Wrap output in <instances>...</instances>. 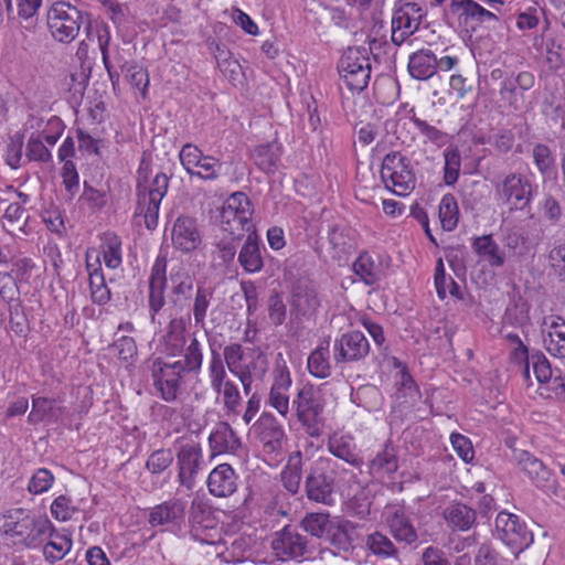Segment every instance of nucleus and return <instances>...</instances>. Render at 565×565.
Listing matches in <instances>:
<instances>
[{"label":"nucleus","mask_w":565,"mask_h":565,"mask_svg":"<svg viewBox=\"0 0 565 565\" xmlns=\"http://www.w3.org/2000/svg\"><path fill=\"white\" fill-rule=\"evenodd\" d=\"M398 468V460L394 447L386 443L383 450L380 451L369 463L370 475L373 477H383L394 473Z\"/></svg>","instance_id":"nucleus-41"},{"label":"nucleus","mask_w":565,"mask_h":565,"mask_svg":"<svg viewBox=\"0 0 565 565\" xmlns=\"http://www.w3.org/2000/svg\"><path fill=\"white\" fill-rule=\"evenodd\" d=\"M255 428L265 447L271 451L280 448L285 431L274 416L262 414L255 424Z\"/></svg>","instance_id":"nucleus-32"},{"label":"nucleus","mask_w":565,"mask_h":565,"mask_svg":"<svg viewBox=\"0 0 565 565\" xmlns=\"http://www.w3.org/2000/svg\"><path fill=\"white\" fill-rule=\"evenodd\" d=\"M186 373L188 372L174 361L163 362L158 358L152 362V383L164 402L172 403L177 401L181 392L183 376Z\"/></svg>","instance_id":"nucleus-13"},{"label":"nucleus","mask_w":565,"mask_h":565,"mask_svg":"<svg viewBox=\"0 0 565 565\" xmlns=\"http://www.w3.org/2000/svg\"><path fill=\"white\" fill-rule=\"evenodd\" d=\"M291 385L290 373L287 367L275 372V380L269 393V405L274 407L281 416L286 417L289 413L288 390Z\"/></svg>","instance_id":"nucleus-26"},{"label":"nucleus","mask_w":565,"mask_h":565,"mask_svg":"<svg viewBox=\"0 0 565 565\" xmlns=\"http://www.w3.org/2000/svg\"><path fill=\"white\" fill-rule=\"evenodd\" d=\"M338 71L351 92H362L371 78V64L366 51L350 47L340 58Z\"/></svg>","instance_id":"nucleus-10"},{"label":"nucleus","mask_w":565,"mask_h":565,"mask_svg":"<svg viewBox=\"0 0 565 565\" xmlns=\"http://www.w3.org/2000/svg\"><path fill=\"white\" fill-rule=\"evenodd\" d=\"M450 440L457 455L465 462H471L475 457V451L469 438L461 434L454 433L450 436Z\"/></svg>","instance_id":"nucleus-64"},{"label":"nucleus","mask_w":565,"mask_h":565,"mask_svg":"<svg viewBox=\"0 0 565 565\" xmlns=\"http://www.w3.org/2000/svg\"><path fill=\"white\" fill-rule=\"evenodd\" d=\"M489 142L499 153H507L513 147L514 134L510 129H499L489 137Z\"/></svg>","instance_id":"nucleus-63"},{"label":"nucleus","mask_w":565,"mask_h":565,"mask_svg":"<svg viewBox=\"0 0 565 565\" xmlns=\"http://www.w3.org/2000/svg\"><path fill=\"white\" fill-rule=\"evenodd\" d=\"M287 316V307L277 292L273 294L268 298V318L271 324L275 327L281 326Z\"/></svg>","instance_id":"nucleus-60"},{"label":"nucleus","mask_w":565,"mask_h":565,"mask_svg":"<svg viewBox=\"0 0 565 565\" xmlns=\"http://www.w3.org/2000/svg\"><path fill=\"white\" fill-rule=\"evenodd\" d=\"M75 512H77V508L66 495H58L51 505V513L58 521L70 520Z\"/></svg>","instance_id":"nucleus-61"},{"label":"nucleus","mask_w":565,"mask_h":565,"mask_svg":"<svg viewBox=\"0 0 565 565\" xmlns=\"http://www.w3.org/2000/svg\"><path fill=\"white\" fill-rule=\"evenodd\" d=\"M302 479V454L301 451L292 452L287 465L280 473L282 487L292 495L300 492Z\"/></svg>","instance_id":"nucleus-37"},{"label":"nucleus","mask_w":565,"mask_h":565,"mask_svg":"<svg viewBox=\"0 0 565 565\" xmlns=\"http://www.w3.org/2000/svg\"><path fill=\"white\" fill-rule=\"evenodd\" d=\"M54 482V476L45 468L38 469L29 481L28 489L31 493L41 494L46 492Z\"/></svg>","instance_id":"nucleus-58"},{"label":"nucleus","mask_w":565,"mask_h":565,"mask_svg":"<svg viewBox=\"0 0 565 565\" xmlns=\"http://www.w3.org/2000/svg\"><path fill=\"white\" fill-rule=\"evenodd\" d=\"M26 159L47 163L52 161V153L40 135H32L26 142Z\"/></svg>","instance_id":"nucleus-53"},{"label":"nucleus","mask_w":565,"mask_h":565,"mask_svg":"<svg viewBox=\"0 0 565 565\" xmlns=\"http://www.w3.org/2000/svg\"><path fill=\"white\" fill-rule=\"evenodd\" d=\"M52 530V522L46 515L26 509H10L0 514L1 535L19 548H39Z\"/></svg>","instance_id":"nucleus-2"},{"label":"nucleus","mask_w":565,"mask_h":565,"mask_svg":"<svg viewBox=\"0 0 565 565\" xmlns=\"http://www.w3.org/2000/svg\"><path fill=\"white\" fill-rule=\"evenodd\" d=\"M222 163L212 156L204 154L200 159V163L194 169L192 177H198L202 180H216L220 175Z\"/></svg>","instance_id":"nucleus-55"},{"label":"nucleus","mask_w":565,"mask_h":565,"mask_svg":"<svg viewBox=\"0 0 565 565\" xmlns=\"http://www.w3.org/2000/svg\"><path fill=\"white\" fill-rule=\"evenodd\" d=\"M425 17L426 9L419 3L398 0L395 3L391 21L392 42L397 46L402 45L419 29Z\"/></svg>","instance_id":"nucleus-12"},{"label":"nucleus","mask_w":565,"mask_h":565,"mask_svg":"<svg viewBox=\"0 0 565 565\" xmlns=\"http://www.w3.org/2000/svg\"><path fill=\"white\" fill-rule=\"evenodd\" d=\"M296 407V415L306 433L311 437H319L322 434L321 414L323 405L320 397L312 387L299 390L292 402Z\"/></svg>","instance_id":"nucleus-15"},{"label":"nucleus","mask_w":565,"mask_h":565,"mask_svg":"<svg viewBox=\"0 0 565 565\" xmlns=\"http://www.w3.org/2000/svg\"><path fill=\"white\" fill-rule=\"evenodd\" d=\"M320 306L317 286L309 278H299L291 289L292 310L303 317L315 315Z\"/></svg>","instance_id":"nucleus-21"},{"label":"nucleus","mask_w":565,"mask_h":565,"mask_svg":"<svg viewBox=\"0 0 565 565\" xmlns=\"http://www.w3.org/2000/svg\"><path fill=\"white\" fill-rule=\"evenodd\" d=\"M444 181L447 185H454L457 182L460 173V151L457 148H447L444 151Z\"/></svg>","instance_id":"nucleus-49"},{"label":"nucleus","mask_w":565,"mask_h":565,"mask_svg":"<svg viewBox=\"0 0 565 565\" xmlns=\"http://www.w3.org/2000/svg\"><path fill=\"white\" fill-rule=\"evenodd\" d=\"M46 25L52 38L64 44L73 42L82 26L88 39L92 34V21L87 12H83L70 1H55L46 12Z\"/></svg>","instance_id":"nucleus-3"},{"label":"nucleus","mask_w":565,"mask_h":565,"mask_svg":"<svg viewBox=\"0 0 565 565\" xmlns=\"http://www.w3.org/2000/svg\"><path fill=\"white\" fill-rule=\"evenodd\" d=\"M495 199L514 210L530 207L533 200L534 185L520 172H510L493 182Z\"/></svg>","instance_id":"nucleus-7"},{"label":"nucleus","mask_w":565,"mask_h":565,"mask_svg":"<svg viewBox=\"0 0 565 565\" xmlns=\"http://www.w3.org/2000/svg\"><path fill=\"white\" fill-rule=\"evenodd\" d=\"M189 337H194V334L186 332L185 320L183 318L171 319L161 339L162 352L169 356H177L188 343Z\"/></svg>","instance_id":"nucleus-25"},{"label":"nucleus","mask_w":565,"mask_h":565,"mask_svg":"<svg viewBox=\"0 0 565 565\" xmlns=\"http://www.w3.org/2000/svg\"><path fill=\"white\" fill-rule=\"evenodd\" d=\"M352 530L353 525L351 522H332L326 535L328 536L333 546H335L339 550L348 551L352 542L350 535V531Z\"/></svg>","instance_id":"nucleus-47"},{"label":"nucleus","mask_w":565,"mask_h":565,"mask_svg":"<svg viewBox=\"0 0 565 565\" xmlns=\"http://www.w3.org/2000/svg\"><path fill=\"white\" fill-rule=\"evenodd\" d=\"M328 450L334 457L345 461L352 467L360 468L363 458L360 456L356 444L350 435H333L329 438Z\"/></svg>","instance_id":"nucleus-28"},{"label":"nucleus","mask_w":565,"mask_h":565,"mask_svg":"<svg viewBox=\"0 0 565 565\" xmlns=\"http://www.w3.org/2000/svg\"><path fill=\"white\" fill-rule=\"evenodd\" d=\"M190 536L202 544H214L217 537V522L211 508L201 501H193L189 511Z\"/></svg>","instance_id":"nucleus-17"},{"label":"nucleus","mask_w":565,"mask_h":565,"mask_svg":"<svg viewBox=\"0 0 565 565\" xmlns=\"http://www.w3.org/2000/svg\"><path fill=\"white\" fill-rule=\"evenodd\" d=\"M335 466L328 458H319L306 470L303 490L309 501L328 507L334 504L338 488Z\"/></svg>","instance_id":"nucleus-4"},{"label":"nucleus","mask_w":565,"mask_h":565,"mask_svg":"<svg viewBox=\"0 0 565 565\" xmlns=\"http://www.w3.org/2000/svg\"><path fill=\"white\" fill-rule=\"evenodd\" d=\"M381 179L385 188L398 196L411 194L416 185L411 160L398 151H392L383 158Z\"/></svg>","instance_id":"nucleus-5"},{"label":"nucleus","mask_w":565,"mask_h":565,"mask_svg":"<svg viewBox=\"0 0 565 565\" xmlns=\"http://www.w3.org/2000/svg\"><path fill=\"white\" fill-rule=\"evenodd\" d=\"M439 218L444 230L451 231L457 226L459 218L458 204L452 194L443 196L439 204Z\"/></svg>","instance_id":"nucleus-46"},{"label":"nucleus","mask_w":565,"mask_h":565,"mask_svg":"<svg viewBox=\"0 0 565 565\" xmlns=\"http://www.w3.org/2000/svg\"><path fill=\"white\" fill-rule=\"evenodd\" d=\"M237 475L228 463L216 466L207 476L209 492L215 498H228L237 490Z\"/></svg>","instance_id":"nucleus-23"},{"label":"nucleus","mask_w":565,"mask_h":565,"mask_svg":"<svg viewBox=\"0 0 565 565\" xmlns=\"http://www.w3.org/2000/svg\"><path fill=\"white\" fill-rule=\"evenodd\" d=\"M254 209L249 198L243 192L231 194L220 212V223L215 227L216 247H258L259 236L252 221Z\"/></svg>","instance_id":"nucleus-1"},{"label":"nucleus","mask_w":565,"mask_h":565,"mask_svg":"<svg viewBox=\"0 0 565 565\" xmlns=\"http://www.w3.org/2000/svg\"><path fill=\"white\" fill-rule=\"evenodd\" d=\"M167 257L163 254L158 255L149 277L148 305L151 320L154 321L156 315L166 303L164 290L167 286Z\"/></svg>","instance_id":"nucleus-19"},{"label":"nucleus","mask_w":565,"mask_h":565,"mask_svg":"<svg viewBox=\"0 0 565 565\" xmlns=\"http://www.w3.org/2000/svg\"><path fill=\"white\" fill-rule=\"evenodd\" d=\"M280 157L281 148L276 141L258 145L252 151L253 161L266 173L275 172Z\"/></svg>","instance_id":"nucleus-38"},{"label":"nucleus","mask_w":565,"mask_h":565,"mask_svg":"<svg viewBox=\"0 0 565 565\" xmlns=\"http://www.w3.org/2000/svg\"><path fill=\"white\" fill-rule=\"evenodd\" d=\"M444 14L446 18L455 20L460 28L467 31H476L477 28L483 24L494 26L499 21L493 11L475 0H450Z\"/></svg>","instance_id":"nucleus-11"},{"label":"nucleus","mask_w":565,"mask_h":565,"mask_svg":"<svg viewBox=\"0 0 565 565\" xmlns=\"http://www.w3.org/2000/svg\"><path fill=\"white\" fill-rule=\"evenodd\" d=\"M211 388L221 398L223 409L227 415H237L242 396L236 383L228 379L224 362L216 350H212L207 366Z\"/></svg>","instance_id":"nucleus-6"},{"label":"nucleus","mask_w":565,"mask_h":565,"mask_svg":"<svg viewBox=\"0 0 565 565\" xmlns=\"http://www.w3.org/2000/svg\"><path fill=\"white\" fill-rule=\"evenodd\" d=\"M173 459L174 454L171 449H157L149 455L146 461V469L151 475H160L172 465Z\"/></svg>","instance_id":"nucleus-51"},{"label":"nucleus","mask_w":565,"mask_h":565,"mask_svg":"<svg viewBox=\"0 0 565 565\" xmlns=\"http://www.w3.org/2000/svg\"><path fill=\"white\" fill-rule=\"evenodd\" d=\"M270 546L275 555L281 561L309 559L317 550L312 540L291 525H286L276 532Z\"/></svg>","instance_id":"nucleus-8"},{"label":"nucleus","mask_w":565,"mask_h":565,"mask_svg":"<svg viewBox=\"0 0 565 565\" xmlns=\"http://www.w3.org/2000/svg\"><path fill=\"white\" fill-rule=\"evenodd\" d=\"M138 195L137 212L143 215L147 228H154L158 224L159 207L161 201L145 195Z\"/></svg>","instance_id":"nucleus-50"},{"label":"nucleus","mask_w":565,"mask_h":565,"mask_svg":"<svg viewBox=\"0 0 565 565\" xmlns=\"http://www.w3.org/2000/svg\"><path fill=\"white\" fill-rule=\"evenodd\" d=\"M513 459L537 488L545 491L554 489L552 472L540 459L520 449H513Z\"/></svg>","instance_id":"nucleus-20"},{"label":"nucleus","mask_w":565,"mask_h":565,"mask_svg":"<svg viewBox=\"0 0 565 565\" xmlns=\"http://www.w3.org/2000/svg\"><path fill=\"white\" fill-rule=\"evenodd\" d=\"M407 68L413 78L427 81L437 73V56L428 49L418 50L411 54Z\"/></svg>","instance_id":"nucleus-27"},{"label":"nucleus","mask_w":565,"mask_h":565,"mask_svg":"<svg viewBox=\"0 0 565 565\" xmlns=\"http://www.w3.org/2000/svg\"><path fill=\"white\" fill-rule=\"evenodd\" d=\"M408 118L419 130V132L423 136H425L430 142L439 147L446 143L447 135L444 131L436 128L435 126H431L427 121L418 118L415 114L414 108L409 109Z\"/></svg>","instance_id":"nucleus-52"},{"label":"nucleus","mask_w":565,"mask_h":565,"mask_svg":"<svg viewBox=\"0 0 565 565\" xmlns=\"http://www.w3.org/2000/svg\"><path fill=\"white\" fill-rule=\"evenodd\" d=\"M209 446L212 456L236 454L242 447V441L228 423L220 422L210 433Z\"/></svg>","instance_id":"nucleus-24"},{"label":"nucleus","mask_w":565,"mask_h":565,"mask_svg":"<svg viewBox=\"0 0 565 565\" xmlns=\"http://www.w3.org/2000/svg\"><path fill=\"white\" fill-rule=\"evenodd\" d=\"M332 521L328 512L307 513L300 521V526L311 536L321 539L329 531Z\"/></svg>","instance_id":"nucleus-44"},{"label":"nucleus","mask_w":565,"mask_h":565,"mask_svg":"<svg viewBox=\"0 0 565 565\" xmlns=\"http://www.w3.org/2000/svg\"><path fill=\"white\" fill-rule=\"evenodd\" d=\"M172 282V301L178 303L180 297L185 299L190 298L193 290L194 279L185 270H178L175 274H171Z\"/></svg>","instance_id":"nucleus-48"},{"label":"nucleus","mask_w":565,"mask_h":565,"mask_svg":"<svg viewBox=\"0 0 565 565\" xmlns=\"http://www.w3.org/2000/svg\"><path fill=\"white\" fill-rule=\"evenodd\" d=\"M532 45L547 70L556 72L564 66L565 47L562 39L550 28V22H546L541 33L533 38Z\"/></svg>","instance_id":"nucleus-16"},{"label":"nucleus","mask_w":565,"mask_h":565,"mask_svg":"<svg viewBox=\"0 0 565 565\" xmlns=\"http://www.w3.org/2000/svg\"><path fill=\"white\" fill-rule=\"evenodd\" d=\"M546 327L544 335V345L547 352L559 359L565 358V321L561 317H552L548 323L545 319Z\"/></svg>","instance_id":"nucleus-33"},{"label":"nucleus","mask_w":565,"mask_h":565,"mask_svg":"<svg viewBox=\"0 0 565 565\" xmlns=\"http://www.w3.org/2000/svg\"><path fill=\"white\" fill-rule=\"evenodd\" d=\"M178 466V481L191 490L195 478L204 466L202 445L192 438L180 437L174 443Z\"/></svg>","instance_id":"nucleus-9"},{"label":"nucleus","mask_w":565,"mask_h":565,"mask_svg":"<svg viewBox=\"0 0 565 565\" xmlns=\"http://www.w3.org/2000/svg\"><path fill=\"white\" fill-rule=\"evenodd\" d=\"M370 353V343L360 331H350L333 342V360L337 365L364 360Z\"/></svg>","instance_id":"nucleus-18"},{"label":"nucleus","mask_w":565,"mask_h":565,"mask_svg":"<svg viewBox=\"0 0 565 565\" xmlns=\"http://www.w3.org/2000/svg\"><path fill=\"white\" fill-rule=\"evenodd\" d=\"M388 266V257L379 249H364L353 263V270L361 280L371 286L380 280L383 269Z\"/></svg>","instance_id":"nucleus-22"},{"label":"nucleus","mask_w":565,"mask_h":565,"mask_svg":"<svg viewBox=\"0 0 565 565\" xmlns=\"http://www.w3.org/2000/svg\"><path fill=\"white\" fill-rule=\"evenodd\" d=\"M179 360L174 362L178 363L182 369H184L188 373H199L202 369L203 364V348L202 343L196 339V337H189L188 343L181 350Z\"/></svg>","instance_id":"nucleus-39"},{"label":"nucleus","mask_w":565,"mask_h":565,"mask_svg":"<svg viewBox=\"0 0 565 565\" xmlns=\"http://www.w3.org/2000/svg\"><path fill=\"white\" fill-rule=\"evenodd\" d=\"M387 523L395 540L406 544L417 541V532L403 510H395L387 519Z\"/></svg>","instance_id":"nucleus-40"},{"label":"nucleus","mask_w":565,"mask_h":565,"mask_svg":"<svg viewBox=\"0 0 565 565\" xmlns=\"http://www.w3.org/2000/svg\"><path fill=\"white\" fill-rule=\"evenodd\" d=\"M365 545L367 550L380 558H397L398 550L393 541L381 532L367 535Z\"/></svg>","instance_id":"nucleus-43"},{"label":"nucleus","mask_w":565,"mask_h":565,"mask_svg":"<svg viewBox=\"0 0 565 565\" xmlns=\"http://www.w3.org/2000/svg\"><path fill=\"white\" fill-rule=\"evenodd\" d=\"M444 520L452 530L468 531L477 521V512L471 507L454 502L447 505L443 511Z\"/></svg>","instance_id":"nucleus-31"},{"label":"nucleus","mask_w":565,"mask_h":565,"mask_svg":"<svg viewBox=\"0 0 565 565\" xmlns=\"http://www.w3.org/2000/svg\"><path fill=\"white\" fill-rule=\"evenodd\" d=\"M495 535L514 554H519L533 542V534L520 518L513 513L501 511L495 518Z\"/></svg>","instance_id":"nucleus-14"},{"label":"nucleus","mask_w":565,"mask_h":565,"mask_svg":"<svg viewBox=\"0 0 565 565\" xmlns=\"http://www.w3.org/2000/svg\"><path fill=\"white\" fill-rule=\"evenodd\" d=\"M184 514V503L179 499L164 501L150 510L149 523L151 526L164 525L181 519Z\"/></svg>","instance_id":"nucleus-34"},{"label":"nucleus","mask_w":565,"mask_h":565,"mask_svg":"<svg viewBox=\"0 0 565 565\" xmlns=\"http://www.w3.org/2000/svg\"><path fill=\"white\" fill-rule=\"evenodd\" d=\"M308 371L318 379L331 375L330 338L322 339L308 358Z\"/></svg>","instance_id":"nucleus-35"},{"label":"nucleus","mask_w":565,"mask_h":565,"mask_svg":"<svg viewBox=\"0 0 565 565\" xmlns=\"http://www.w3.org/2000/svg\"><path fill=\"white\" fill-rule=\"evenodd\" d=\"M238 262L248 273H256L263 268L260 249H241Z\"/></svg>","instance_id":"nucleus-62"},{"label":"nucleus","mask_w":565,"mask_h":565,"mask_svg":"<svg viewBox=\"0 0 565 565\" xmlns=\"http://www.w3.org/2000/svg\"><path fill=\"white\" fill-rule=\"evenodd\" d=\"M54 529L47 536L51 540L43 546V556L45 561L55 563L61 561L72 548V540L66 534L53 533Z\"/></svg>","instance_id":"nucleus-42"},{"label":"nucleus","mask_w":565,"mask_h":565,"mask_svg":"<svg viewBox=\"0 0 565 565\" xmlns=\"http://www.w3.org/2000/svg\"><path fill=\"white\" fill-rule=\"evenodd\" d=\"M65 411L60 406L57 399L43 396H32V409L28 416L31 425L42 422L56 423Z\"/></svg>","instance_id":"nucleus-30"},{"label":"nucleus","mask_w":565,"mask_h":565,"mask_svg":"<svg viewBox=\"0 0 565 565\" xmlns=\"http://www.w3.org/2000/svg\"><path fill=\"white\" fill-rule=\"evenodd\" d=\"M203 156V151L198 146L185 143L180 150L179 159L185 171L189 174H193Z\"/></svg>","instance_id":"nucleus-56"},{"label":"nucleus","mask_w":565,"mask_h":565,"mask_svg":"<svg viewBox=\"0 0 565 565\" xmlns=\"http://www.w3.org/2000/svg\"><path fill=\"white\" fill-rule=\"evenodd\" d=\"M120 72L126 76L129 84L140 92L145 99L147 97L149 86V75L147 71L136 63L125 62L120 64Z\"/></svg>","instance_id":"nucleus-45"},{"label":"nucleus","mask_w":565,"mask_h":565,"mask_svg":"<svg viewBox=\"0 0 565 565\" xmlns=\"http://www.w3.org/2000/svg\"><path fill=\"white\" fill-rule=\"evenodd\" d=\"M533 160L542 174H550L554 168V157L551 149L544 143H537L533 148Z\"/></svg>","instance_id":"nucleus-57"},{"label":"nucleus","mask_w":565,"mask_h":565,"mask_svg":"<svg viewBox=\"0 0 565 565\" xmlns=\"http://www.w3.org/2000/svg\"><path fill=\"white\" fill-rule=\"evenodd\" d=\"M172 241L175 247H198L202 243V234L196 221L190 216H179L172 228Z\"/></svg>","instance_id":"nucleus-29"},{"label":"nucleus","mask_w":565,"mask_h":565,"mask_svg":"<svg viewBox=\"0 0 565 565\" xmlns=\"http://www.w3.org/2000/svg\"><path fill=\"white\" fill-rule=\"evenodd\" d=\"M147 171L142 166H140L138 169V179L136 185L137 194L162 201L169 188L168 175L163 172L157 173L149 188L147 186Z\"/></svg>","instance_id":"nucleus-36"},{"label":"nucleus","mask_w":565,"mask_h":565,"mask_svg":"<svg viewBox=\"0 0 565 565\" xmlns=\"http://www.w3.org/2000/svg\"><path fill=\"white\" fill-rule=\"evenodd\" d=\"M9 326L17 335H23L28 331V319L20 301L9 305Z\"/></svg>","instance_id":"nucleus-59"},{"label":"nucleus","mask_w":565,"mask_h":565,"mask_svg":"<svg viewBox=\"0 0 565 565\" xmlns=\"http://www.w3.org/2000/svg\"><path fill=\"white\" fill-rule=\"evenodd\" d=\"M212 297L213 290L211 288L198 286L193 303V317L196 324L204 323Z\"/></svg>","instance_id":"nucleus-54"}]
</instances>
